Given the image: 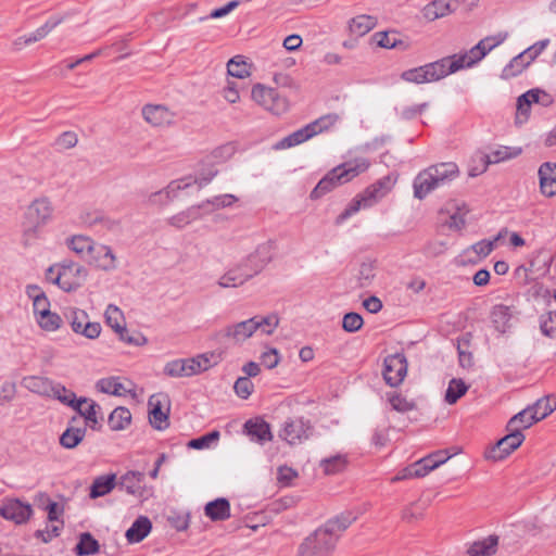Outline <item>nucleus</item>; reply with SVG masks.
Instances as JSON below:
<instances>
[{
  "instance_id": "1",
  "label": "nucleus",
  "mask_w": 556,
  "mask_h": 556,
  "mask_svg": "<svg viewBox=\"0 0 556 556\" xmlns=\"http://www.w3.org/2000/svg\"><path fill=\"white\" fill-rule=\"evenodd\" d=\"M356 520L352 511L329 518L299 545V556H332L345 530Z\"/></svg>"
},
{
  "instance_id": "2",
  "label": "nucleus",
  "mask_w": 556,
  "mask_h": 556,
  "mask_svg": "<svg viewBox=\"0 0 556 556\" xmlns=\"http://www.w3.org/2000/svg\"><path fill=\"white\" fill-rule=\"evenodd\" d=\"M271 247L268 243L258 245L239 264L229 268L218 280L222 288H237L258 275L271 261Z\"/></svg>"
},
{
  "instance_id": "3",
  "label": "nucleus",
  "mask_w": 556,
  "mask_h": 556,
  "mask_svg": "<svg viewBox=\"0 0 556 556\" xmlns=\"http://www.w3.org/2000/svg\"><path fill=\"white\" fill-rule=\"evenodd\" d=\"M460 175L455 162H440L420 170L413 181L414 197L424 200L432 191L446 187Z\"/></svg>"
},
{
  "instance_id": "4",
  "label": "nucleus",
  "mask_w": 556,
  "mask_h": 556,
  "mask_svg": "<svg viewBox=\"0 0 556 556\" xmlns=\"http://www.w3.org/2000/svg\"><path fill=\"white\" fill-rule=\"evenodd\" d=\"M397 178V174L391 173L368 186L351 201L341 214L338 215L336 224L340 225L352 215L356 214L361 208L371 207L378 203L391 192L396 185Z\"/></svg>"
},
{
  "instance_id": "5",
  "label": "nucleus",
  "mask_w": 556,
  "mask_h": 556,
  "mask_svg": "<svg viewBox=\"0 0 556 556\" xmlns=\"http://www.w3.org/2000/svg\"><path fill=\"white\" fill-rule=\"evenodd\" d=\"M370 166L366 157H356L332 168L311 192V199H319L338 186L351 181Z\"/></svg>"
},
{
  "instance_id": "6",
  "label": "nucleus",
  "mask_w": 556,
  "mask_h": 556,
  "mask_svg": "<svg viewBox=\"0 0 556 556\" xmlns=\"http://www.w3.org/2000/svg\"><path fill=\"white\" fill-rule=\"evenodd\" d=\"M53 212L54 207L48 197L36 198L28 204L22 224L25 245L40 237L42 228L52 220Z\"/></svg>"
},
{
  "instance_id": "7",
  "label": "nucleus",
  "mask_w": 556,
  "mask_h": 556,
  "mask_svg": "<svg viewBox=\"0 0 556 556\" xmlns=\"http://www.w3.org/2000/svg\"><path fill=\"white\" fill-rule=\"evenodd\" d=\"M251 97L260 106L275 115H281L289 110V101L276 88L263 84L253 86Z\"/></svg>"
},
{
  "instance_id": "8",
  "label": "nucleus",
  "mask_w": 556,
  "mask_h": 556,
  "mask_svg": "<svg viewBox=\"0 0 556 556\" xmlns=\"http://www.w3.org/2000/svg\"><path fill=\"white\" fill-rule=\"evenodd\" d=\"M87 278V270L84 266L73 262L58 264V273L52 280L62 290L71 292L79 288Z\"/></svg>"
},
{
  "instance_id": "9",
  "label": "nucleus",
  "mask_w": 556,
  "mask_h": 556,
  "mask_svg": "<svg viewBox=\"0 0 556 556\" xmlns=\"http://www.w3.org/2000/svg\"><path fill=\"white\" fill-rule=\"evenodd\" d=\"M256 325L252 318L228 325L215 333V339L222 343L242 344L256 332Z\"/></svg>"
},
{
  "instance_id": "10",
  "label": "nucleus",
  "mask_w": 556,
  "mask_h": 556,
  "mask_svg": "<svg viewBox=\"0 0 556 556\" xmlns=\"http://www.w3.org/2000/svg\"><path fill=\"white\" fill-rule=\"evenodd\" d=\"M72 330L87 339L94 340L101 333V325L96 321H90L88 314L79 308H72L65 313Z\"/></svg>"
},
{
  "instance_id": "11",
  "label": "nucleus",
  "mask_w": 556,
  "mask_h": 556,
  "mask_svg": "<svg viewBox=\"0 0 556 556\" xmlns=\"http://www.w3.org/2000/svg\"><path fill=\"white\" fill-rule=\"evenodd\" d=\"M313 433V426L309 420L303 417L289 418L285 421L279 437L290 445L301 444Z\"/></svg>"
},
{
  "instance_id": "12",
  "label": "nucleus",
  "mask_w": 556,
  "mask_h": 556,
  "mask_svg": "<svg viewBox=\"0 0 556 556\" xmlns=\"http://www.w3.org/2000/svg\"><path fill=\"white\" fill-rule=\"evenodd\" d=\"M508 432L509 433L500 439L495 445L486 450V459L494 462L502 460L522 444L525 441V435L522 432L518 431L517 428H514V430H508Z\"/></svg>"
},
{
  "instance_id": "13",
  "label": "nucleus",
  "mask_w": 556,
  "mask_h": 556,
  "mask_svg": "<svg viewBox=\"0 0 556 556\" xmlns=\"http://www.w3.org/2000/svg\"><path fill=\"white\" fill-rule=\"evenodd\" d=\"M462 62H464V60L459 58V54H453L425 64L429 83L438 81L459 70L465 68Z\"/></svg>"
},
{
  "instance_id": "14",
  "label": "nucleus",
  "mask_w": 556,
  "mask_h": 556,
  "mask_svg": "<svg viewBox=\"0 0 556 556\" xmlns=\"http://www.w3.org/2000/svg\"><path fill=\"white\" fill-rule=\"evenodd\" d=\"M33 513L31 505L18 498H5L0 506V516L15 525L26 523L31 518Z\"/></svg>"
},
{
  "instance_id": "15",
  "label": "nucleus",
  "mask_w": 556,
  "mask_h": 556,
  "mask_svg": "<svg viewBox=\"0 0 556 556\" xmlns=\"http://www.w3.org/2000/svg\"><path fill=\"white\" fill-rule=\"evenodd\" d=\"M407 374V362L403 354H393L384 358L383 378L390 387H397Z\"/></svg>"
},
{
  "instance_id": "16",
  "label": "nucleus",
  "mask_w": 556,
  "mask_h": 556,
  "mask_svg": "<svg viewBox=\"0 0 556 556\" xmlns=\"http://www.w3.org/2000/svg\"><path fill=\"white\" fill-rule=\"evenodd\" d=\"M142 116L153 127H165L175 122V114L166 106L160 104L144 105L142 108Z\"/></svg>"
},
{
  "instance_id": "17",
  "label": "nucleus",
  "mask_w": 556,
  "mask_h": 556,
  "mask_svg": "<svg viewBox=\"0 0 556 556\" xmlns=\"http://www.w3.org/2000/svg\"><path fill=\"white\" fill-rule=\"evenodd\" d=\"M517 313L514 305L496 304L492 307L490 317L494 328L505 333L511 327V320Z\"/></svg>"
},
{
  "instance_id": "18",
  "label": "nucleus",
  "mask_w": 556,
  "mask_h": 556,
  "mask_svg": "<svg viewBox=\"0 0 556 556\" xmlns=\"http://www.w3.org/2000/svg\"><path fill=\"white\" fill-rule=\"evenodd\" d=\"M459 7V0H433L422 9L424 17L433 22L455 12Z\"/></svg>"
},
{
  "instance_id": "19",
  "label": "nucleus",
  "mask_w": 556,
  "mask_h": 556,
  "mask_svg": "<svg viewBox=\"0 0 556 556\" xmlns=\"http://www.w3.org/2000/svg\"><path fill=\"white\" fill-rule=\"evenodd\" d=\"M88 260L90 263L94 264L96 267L105 271L116 268V257L112 249L104 244L94 243Z\"/></svg>"
},
{
  "instance_id": "20",
  "label": "nucleus",
  "mask_w": 556,
  "mask_h": 556,
  "mask_svg": "<svg viewBox=\"0 0 556 556\" xmlns=\"http://www.w3.org/2000/svg\"><path fill=\"white\" fill-rule=\"evenodd\" d=\"M199 364L194 359L179 358L165 364L164 374L172 378L191 377L197 375Z\"/></svg>"
},
{
  "instance_id": "21",
  "label": "nucleus",
  "mask_w": 556,
  "mask_h": 556,
  "mask_svg": "<svg viewBox=\"0 0 556 556\" xmlns=\"http://www.w3.org/2000/svg\"><path fill=\"white\" fill-rule=\"evenodd\" d=\"M540 189L546 197L556 194V163L545 162L539 168Z\"/></svg>"
},
{
  "instance_id": "22",
  "label": "nucleus",
  "mask_w": 556,
  "mask_h": 556,
  "mask_svg": "<svg viewBox=\"0 0 556 556\" xmlns=\"http://www.w3.org/2000/svg\"><path fill=\"white\" fill-rule=\"evenodd\" d=\"M204 514L212 521H224L230 518V503L225 497H218L206 503Z\"/></svg>"
},
{
  "instance_id": "23",
  "label": "nucleus",
  "mask_w": 556,
  "mask_h": 556,
  "mask_svg": "<svg viewBox=\"0 0 556 556\" xmlns=\"http://www.w3.org/2000/svg\"><path fill=\"white\" fill-rule=\"evenodd\" d=\"M244 429L251 440H255L260 443H264L273 439L269 425L261 418L248 420L244 424Z\"/></svg>"
},
{
  "instance_id": "24",
  "label": "nucleus",
  "mask_w": 556,
  "mask_h": 556,
  "mask_svg": "<svg viewBox=\"0 0 556 556\" xmlns=\"http://www.w3.org/2000/svg\"><path fill=\"white\" fill-rule=\"evenodd\" d=\"M538 421H540L538 415L532 409L531 405H529L518 414L514 415L509 419L506 428L507 430H514V428H517L518 431L522 432V430L530 428Z\"/></svg>"
},
{
  "instance_id": "25",
  "label": "nucleus",
  "mask_w": 556,
  "mask_h": 556,
  "mask_svg": "<svg viewBox=\"0 0 556 556\" xmlns=\"http://www.w3.org/2000/svg\"><path fill=\"white\" fill-rule=\"evenodd\" d=\"M73 409L85 418L86 426L90 427L92 430L101 429V424L97 417L100 406L94 401L88 399L87 403L76 404Z\"/></svg>"
},
{
  "instance_id": "26",
  "label": "nucleus",
  "mask_w": 556,
  "mask_h": 556,
  "mask_svg": "<svg viewBox=\"0 0 556 556\" xmlns=\"http://www.w3.org/2000/svg\"><path fill=\"white\" fill-rule=\"evenodd\" d=\"M151 529L152 523L150 519L146 516H140L126 531V539L129 543H139L150 533Z\"/></svg>"
},
{
  "instance_id": "27",
  "label": "nucleus",
  "mask_w": 556,
  "mask_h": 556,
  "mask_svg": "<svg viewBox=\"0 0 556 556\" xmlns=\"http://www.w3.org/2000/svg\"><path fill=\"white\" fill-rule=\"evenodd\" d=\"M116 486V475L110 473L97 477L90 486V498L94 500L109 494Z\"/></svg>"
},
{
  "instance_id": "28",
  "label": "nucleus",
  "mask_w": 556,
  "mask_h": 556,
  "mask_svg": "<svg viewBox=\"0 0 556 556\" xmlns=\"http://www.w3.org/2000/svg\"><path fill=\"white\" fill-rule=\"evenodd\" d=\"M55 382L47 377L29 376L23 379V386L33 393L49 396Z\"/></svg>"
},
{
  "instance_id": "29",
  "label": "nucleus",
  "mask_w": 556,
  "mask_h": 556,
  "mask_svg": "<svg viewBox=\"0 0 556 556\" xmlns=\"http://www.w3.org/2000/svg\"><path fill=\"white\" fill-rule=\"evenodd\" d=\"M188 184H184L182 181H172L166 188L163 190L156 191L152 193L149 198L150 203L165 205L169 203L176 195L179 190L188 187Z\"/></svg>"
},
{
  "instance_id": "30",
  "label": "nucleus",
  "mask_w": 556,
  "mask_h": 556,
  "mask_svg": "<svg viewBox=\"0 0 556 556\" xmlns=\"http://www.w3.org/2000/svg\"><path fill=\"white\" fill-rule=\"evenodd\" d=\"M149 405L151 406L149 419L152 427L157 430L166 429L168 427V415L167 412L162 410L161 402L155 395L149 399Z\"/></svg>"
},
{
  "instance_id": "31",
  "label": "nucleus",
  "mask_w": 556,
  "mask_h": 556,
  "mask_svg": "<svg viewBox=\"0 0 556 556\" xmlns=\"http://www.w3.org/2000/svg\"><path fill=\"white\" fill-rule=\"evenodd\" d=\"M96 389L101 393L115 396H123L127 393H130V390H128L122 382H119L118 377H108L98 380L96 383Z\"/></svg>"
},
{
  "instance_id": "32",
  "label": "nucleus",
  "mask_w": 556,
  "mask_h": 556,
  "mask_svg": "<svg viewBox=\"0 0 556 556\" xmlns=\"http://www.w3.org/2000/svg\"><path fill=\"white\" fill-rule=\"evenodd\" d=\"M498 538L489 535L488 538L477 541L468 548L469 556H492L496 553Z\"/></svg>"
},
{
  "instance_id": "33",
  "label": "nucleus",
  "mask_w": 556,
  "mask_h": 556,
  "mask_svg": "<svg viewBox=\"0 0 556 556\" xmlns=\"http://www.w3.org/2000/svg\"><path fill=\"white\" fill-rule=\"evenodd\" d=\"M491 51L488 46V40L485 38L481 39L475 47H472L468 52L459 54V58L464 60V67H470L481 61L489 52Z\"/></svg>"
},
{
  "instance_id": "34",
  "label": "nucleus",
  "mask_w": 556,
  "mask_h": 556,
  "mask_svg": "<svg viewBox=\"0 0 556 556\" xmlns=\"http://www.w3.org/2000/svg\"><path fill=\"white\" fill-rule=\"evenodd\" d=\"M131 413L127 407L118 406L109 416L108 424L111 430L121 431L129 427Z\"/></svg>"
},
{
  "instance_id": "35",
  "label": "nucleus",
  "mask_w": 556,
  "mask_h": 556,
  "mask_svg": "<svg viewBox=\"0 0 556 556\" xmlns=\"http://www.w3.org/2000/svg\"><path fill=\"white\" fill-rule=\"evenodd\" d=\"M376 25L377 18L375 16L363 14L353 17L350 21L349 28L353 35L362 37L369 33Z\"/></svg>"
},
{
  "instance_id": "36",
  "label": "nucleus",
  "mask_w": 556,
  "mask_h": 556,
  "mask_svg": "<svg viewBox=\"0 0 556 556\" xmlns=\"http://www.w3.org/2000/svg\"><path fill=\"white\" fill-rule=\"evenodd\" d=\"M49 396L59 400L62 404L67 405L72 408L76 404H83V403L88 402L87 397H80L77 400L76 394L73 391L66 389L61 383H54L53 392H51V394H49Z\"/></svg>"
},
{
  "instance_id": "37",
  "label": "nucleus",
  "mask_w": 556,
  "mask_h": 556,
  "mask_svg": "<svg viewBox=\"0 0 556 556\" xmlns=\"http://www.w3.org/2000/svg\"><path fill=\"white\" fill-rule=\"evenodd\" d=\"M530 61L526 53L520 52L518 55L513 58L510 62L503 68L502 77L505 79L516 77L521 74L530 64Z\"/></svg>"
},
{
  "instance_id": "38",
  "label": "nucleus",
  "mask_w": 556,
  "mask_h": 556,
  "mask_svg": "<svg viewBox=\"0 0 556 556\" xmlns=\"http://www.w3.org/2000/svg\"><path fill=\"white\" fill-rule=\"evenodd\" d=\"M205 206L204 203L199 205L198 207H189L186 211L179 212L176 215L168 218V224L175 228L181 229L189 225L191 222L200 218L199 208H203Z\"/></svg>"
},
{
  "instance_id": "39",
  "label": "nucleus",
  "mask_w": 556,
  "mask_h": 556,
  "mask_svg": "<svg viewBox=\"0 0 556 556\" xmlns=\"http://www.w3.org/2000/svg\"><path fill=\"white\" fill-rule=\"evenodd\" d=\"M86 428L68 426L60 437V444L65 448L76 447L85 438Z\"/></svg>"
},
{
  "instance_id": "40",
  "label": "nucleus",
  "mask_w": 556,
  "mask_h": 556,
  "mask_svg": "<svg viewBox=\"0 0 556 556\" xmlns=\"http://www.w3.org/2000/svg\"><path fill=\"white\" fill-rule=\"evenodd\" d=\"M451 455L445 450L437 451L434 453H431L430 455L417 460V463L420 465L421 472L425 471V476L428 475L430 471L438 468L440 465L444 464L446 460H448Z\"/></svg>"
},
{
  "instance_id": "41",
  "label": "nucleus",
  "mask_w": 556,
  "mask_h": 556,
  "mask_svg": "<svg viewBox=\"0 0 556 556\" xmlns=\"http://www.w3.org/2000/svg\"><path fill=\"white\" fill-rule=\"evenodd\" d=\"M308 125L293 131L289 136L282 138L277 144V149H288L298 144L305 142L306 140L313 138Z\"/></svg>"
},
{
  "instance_id": "42",
  "label": "nucleus",
  "mask_w": 556,
  "mask_h": 556,
  "mask_svg": "<svg viewBox=\"0 0 556 556\" xmlns=\"http://www.w3.org/2000/svg\"><path fill=\"white\" fill-rule=\"evenodd\" d=\"M68 248L84 258L92 252L94 242L86 236H73L67 240Z\"/></svg>"
},
{
  "instance_id": "43",
  "label": "nucleus",
  "mask_w": 556,
  "mask_h": 556,
  "mask_svg": "<svg viewBox=\"0 0 556 556\" xmlns=\"http://www.w3.org/2000/svg\"><path fill=\"white\" fill-rule=\"evenodd\" d=\"M376 276V263L374 261H365L359 264L355 275L357 287L367 288L371 285Z\"/></svg>"
},
{
  "instance_id": "44",
  "label": "nucleus",
  "mask_w": 556,
  "mask_h": 556,
  "mask_svg": "<svg viewBox=\"0 0 556 556\" xmlns=\"http://www.w3.org/2000/svg\"><path fill=\"white\" fill-rule=\"evenodd\" d=\"M99 548V542L89 532H84L79 535L75 552L78 556H89L98 553Z\"/></svg>"
},
{
  "instance_id": "45",
  "label": "nucleus",
  "mask_w": 556,
  "mask_h": 556,
  "mask_svg": "<svg viewBox=\"0 0 556 556\" xmlns=\"http://www.w3.org/2000/svg\"><path fill=\"white\" fill-rule=\"evenodd\" d=\"M144 475L139 471H128L121 477L119 485L129 494H137L141 491V483Z\"/></svg>"
},
{
  "instance_id": "46",
  "label": "nucleus",
  "mask_w": 556,
  "mask_h": 556,
  "mask_svg": "<svg viewBox=\"0 0 556 556\" xmlns=\"http://www.w3.org/2000/svg\"><path fill=\"white\" fill-rule=\"evenodd\" d=\"M340 119L339 114L337 113H329L326 115L320 116L319 118L313 121L312 123L307 124L313 137L328 131L331 129Z\"/></svg>"
},
{
  "instance_id": "47",
  "label": "nucleus",
  "mask_w": 556,
  "mask_h": 556,
  "mask_svg": "<svg viewBox=\"0 0 556 556\" xmlns=\"http://www.w3.org/2000/svg\"><path fill=\"white\" fill-rule=\"evenodd\" d=\"M468 384L463 379L453 378L448 382V387L445 392V402L450 405L455 404L462 396L468 391Z\"/></svg>"
},
{
  "instance_id": "48",
  "label": "nucleus",
  "mask_w": 556,
  "mask_h": 556,
  "mask_svg": "<svg viewBox=\"0 0 556 556\" xmlns=\"http://www.w3.org/2000/svg\"><path fill=\"white\" fill-rule=\"evenodd\" d=\"M227 72L236 78H245L251 74V64L242 55H236L227 63Z\"/></svg>"
},
{
  "instance_id": "49",
  "label": "nucleus",
  "mask_w": 556,
  "mask_h": 556,
  "mask_svg": "<svg viewBox=\"0 0 556 556\" xmlns=\"http://www.w3.org/2000/svg\"><path fill=\"white\" fill-rule=\"evenodd\" d=\"M346 456L338 454L328 458H324L319 463V467L326 475H336L341 472L346 467Z\"/></svg>"
},
{
  "instance_id": "50",
  "label": "nucleus",
  "mask_w": 556,
  "mask_h": 556,
  "mask_svg": "<svg viewBox=\"0 0 556 556\" xmlns=\"http://www.w3.org/2000/svg\"><path fill=\"white\" fill-rule=\"evenodd\" d=\"M63 21L62 17H52L48 20L42 26L37 28L35 31L25 36L24 42L30 45L43 39L52 29H54Z\"/></svg>"
},
{
  "instance_id": "51",
  "label": "nucleus",
  "mask_w": 556,
  "mask_h": 556,
  "mask_svg": "<svg viewBox=\"0 0 556 556\" xmlns=\"http://www.w3.org/2000/svg\"><path fill=\"white\" fill-rule=\"evenodd\" d=\"M522 152L521 148L500 147L486 155L489 164L504 162L517 157Z\"/></svg>"
},
{
  "instance_id": "52",
  "label": "nucleus",
  "mask_w": 556,
  "mask_h": 556,
  "mask_svg": "<svg viewBox=\"0 0 556 556\" xmlns=\"http://www.w3.org/2000/svg\"><path fill=\"white\" fill-rule=\"evenodd\" d=\"M531 407L538 415L539 419L542 420L556 410V396L547 395L539 399L533 405H531Z\"/></svg>"
},
{
  "instance_id": "53",
  "label": "nucleus",
  "mask_w": 556,
  "mask_h": 556,
  "mask_svg": "<svg viewBox=\"0 0 556 556\" xmlns=\"http://www.w3.org/2000/svg\"><path fill=\"white\" fill-rule=\"evenodd\" d=\"M372 39L377 46L386 49H393L403 45V41L399 38V34L394 30L378 31L372 36Z\"/></svg>"
},
{
  "instance_id": "54",
  "label": "nucleus",
  "mask_w": 556,
  "mask_h": 556,
  "mask_svg": "<svg viewBox=\"0 0 556 556\" xmlns=\"http://www.w3.org/2000/svg\"><path fill=\"white\" fill-rule=\"evenodd\" d=\"M256 325V331L260 330L263 334H273L279 325V317L277 314H269L267 316L252 317Z\"/></svg>"
},
{
  "instance_id": "55",
  "label": "nucleus",
  "mask_w": 556,
  "mask_h": 556,
  "mask_svg": "<svg viewBox=\"0 0 556 556\" xmlns=\"http://www.w3.org/2000/svg\"><path fill=\"white\" fill-rule=\"evenodd\" d=\"M106 324L114 329L115 332L122 331L125 327L123 312L115 305L110 304L104 313Z\"/></svg>"
},
{
  "instance_id": "56",
  "label": "nucleus",
  "mask_w": 556,
  "mask_h": 556,
  "mask_svg": "<svg viewBox=\"0 0 556 556\" xmlns=\"http://www.w3.org/2000/svg\"><path fill=\"white\" fill-rule=\"evenodd\" d=\"M401 79L406 83H413L417 85L429 83L425 65L402 72Z\"/></svg>"
},
{
  "instance_id": "57",
  "label": "nucleus",
  "mask_w": 556,
  "mask_h": 556,
  "mask_svg": "<svg viewBox=\"0 0 556 556\" xmlns=\"http://www.w3.org/2000/svg\"><path fill=\"white\" fill-rule=\"evenodd\" d=\"M37 323L41 329L46 331H55L61 327L62 318L56 313L48 311L43 315L38 316Z\"/></svg>"
},
{
  "instance_id": "58",
  "label": "nucleus",
  "mask_w": 556,
  "mask_h": 556,
  "mask_svg": "<svg viewBox=\"0 0 556 556\" xmlns=\"http://www.w3.org/2000/svg\"><path fill=\"white\" fill-rule=\"evenodd\" d=\"M388 401L391 407L399 413L410 412L416 406L413 401H408L405 396L395 392L388 395Z\"/></svg>"
},
{
  "instance_id": "59",
  "label": "nucleus",
  "mask_w": 556,
  "mask_h": 556,
  "mask_svg": "<svg viewBox=\"0 0 556 556\" xmlns=\"http://www.w3.org/2000/svg\"><path fill=\"white\" fill-rule=\"evenodd\" d=\"M540 329L548 338H556V312H547L540 317Z\"/></svg>"
},
{
  "instance_id": "60",
  "label": "nucleus",
  "mask_w": 556,
  "mask_h": 556,
  "mask_svg": "<svg viewBox=\"0 0 556 556\" xmlns=\"http://www.w3.org/2000/svg\"><path fill=\"white\" fill-rule=\"evenodd\" d=\"M41 497L46 500L43 509L48 513V520L51 522L60 521V527H63L64 521L61 519L64 513L63 506L56 502L51 501L46 494H41Z\"/></svg>"
},
{
  "instance_id": "61",
  "label": "nucleus",
  "mask_w": 556,
  "mask_h": 556,
  "mask_svg": "<svg viewBox=\"0 0 556 556\" xmlns=\"http://www.w3.org/2000/svg\"><path fill=\"white\" fill-rule=\"evenodd\" d=\"M426 504L422 502H415L405 507L402 511V519L406 522L416 521L424 516Z\"/></svg>"
},
{
  "instance_id": "62",
  "label": "nucleus",
  "mask_w": 556,
  "mask_h": 556,
  "mask_svg": "<svg viewBox=\"0 0 556 556\" xmlns=\"http://www.w3.org/2000/svg\"><path fill=\"white\" fill-rule=\"evenodd\" d=\"M219 432L214 430L208 432L200 438L192 439L188 442V446L195 450L207 448L212 445V443L218 441Z\"/></svg>"
},
{
  "instance_id": "63",
  "label": "nucleus",
  "mask_w": 556,
  "mask_h": 556,
  "mask_svg": "<svg viewBox=\"0 0 556 556\" xmlns=\"http://www.w3.org/2000/svg\"><path fill=\"white\" fill-rule=\"evenodd\" d=\"M364 325L363 317L358 313H346L342 319V328L346 332H356Z\"/></svg>"
},
{
  "instance_id": "64",
  "label": "nucleus",
  "mask_w": 556,
  "mask_h": 556,
  "mask_svg": "<svg viewBox=\"0 0 556 556\" xmlns=\"http://www.w3.org/2000/svg\"><path fill=\"white\" fill-rule=\"evenodd\" d=\"M236 394L241 399H248L254 389L252 381L248 377H240L233 386Z\"/></svg>"
}]
</instances>
